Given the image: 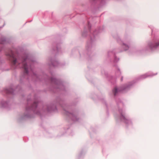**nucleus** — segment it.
<instances>
[{
    "instance_id": "f03ea898",
    "label": "nucleus",
    "mask_w": 159,
    "mask_h": 159,
    "mask_svg": "<svg viewBox=\"0 0 159 159\" xmlns=\"http://www.w3.org/2000/svg\"><path fill=\"white\" fill-rule=\"evenodd\" d=\"M23 67L24 69V71L25 73L27 74L28 73V68L27 64L24 63V61L22 62Z\"/></svg>"
},
{
    "instance_id": "0eeeda50",
    "label": "nucleus",
    "mask_w": 159,
    "mask_h": 159,
    "mask_svg": "<svg viewBox=\"0 0 159 159\" xmlns=\"http://www.w3.org/2000/svg\"><path fill=\"white\" fill-rule=\"evenodd\" d=\"M7 93H11V91H9L7 90Z\"/></svg>"
},
{
    "instance_id": "20e7f679",
    "label": "nucleus",
    "mask_w": 159,
    "mask_h": 159,
    "mask_svg": "<svg viewBox=\"0 0 159 159\" xmlns=\"http://www.w3.org/2000/svg\"><path fill=\"white\" fill-rule=\"evenodd\" d=\"M121 116H122V118L124 119H126V118L125 116V114L123 113H122L121 114Z\"/></svg>"
},
{
    "instance_id": "6e6552de",
    "label": "nucleus",
    "mask_w": 159,
    "mask_h": 159,
    "mask_svg": "<svg viewBox=\"0 0 159 159\" xmlns=\"http://www.w3.org/2000/svg\"><path fill=\"white\" fill-rule=\"evenodd\" d=\"M125 47H126V48L125 49V50H127L128 48V47L126 45H125Z\"/></svg>"
},
{
    "instance_id": "39448f33",
    "label": "nucleus",
    "mask_w": 159,
    "mask_h": 159,
    "mask_svg": "<svg viewBox=\"0 0 159 159\" xmlns=\"http://www.w3.org/2000/svg\"><path fill=\"white\" fill-rule=\"evenodd\" d=\"M147 77H148V76H147L146 75H144L142 76V77L143 78H145Z\"/></svg>"
},
{
    "instance_id": "423d86ee",
    "label": "nucleus",
    "mask_w": 159,
    "mask_h": 159,
    "mask_svg": "<svg viewBox=\"0 0 159 159\" xmlns=\"http://www.w3.org/2000/svg\"><path fill=\"white\" fill-rule=\"evenodd\" d=\"M36 103L35 102H34L33 105V107H36Z\"/></svg>"
},
{
    "instance_id": "f257e3e1",
    "label": "nucleus",
    "mask_w": 159,
    "mask_h": 159,
    "mask_svg": "<svg viewBox=\"0 0 159 159\" xmlns=\"http://www.w3.org/2000/svg\"><path fill=\"white\" fill-rule=\"evenodd\" d=\"M7 55L11 57L12 62L13 65H15L17 64H19L18 61L15 57L13 53L11 52L10 54H8Z\"/></svg>"
},
{
    "instance_id": "7ed1b4c3",
    "label": "nucleus",
    "mask_w": 159,
    "mask_h": 159,
    "mask_svg": "<svg viewBox=\"0 0 159 159\" xmlns=\"http://www.w3.org/2000/svg\"><path fill=\"white\" fill-rule=\"evenodd\" d=\"M120 91V90L119 89H117L116 88H115L113 90V92L114 95H116L118 92Z\"/></svg>"
}]
</instances>
